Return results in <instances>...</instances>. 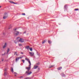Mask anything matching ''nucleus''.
Listing matches in <instances>:
<instances>
[{"instance_id": "nucleus-1", "label": "nucleus", "mask_w": 79, "mask_h": 79, "mask_svg": "<svg viewBox=\"0 0 79 79\" xmlns=\"http://www.w3.org/2000/svg\"><path fill=\"white\" fill-rule=\"evenodd\" d=\"M25 60H27L28 61L29 64V67H26V69H27L28 70L26 71L25 74L27 75H30V74H31L32 73V72H29V71L31 69V61H30V60H29V59L27 58H25Z\"/></svg>"}, {"instance_id": "nucleus-2", "label": "nucleus", "mask_w": 79, "mask_h": 79, "mask_svg": "<svg viewBox=\"0 0 79 79\" xmlns=\"http://www.w3.org/2000/svg\"><path fill=\"white\" fill-rule=\"evenodd\" d=\"M8 18V14L6 12H5L3 17V19H5Z\"/></svg>"}, {"instance_id": "nucleus-3", "label": "nucleus", "mask_w": 79, "mask_h": 79, "mask_svg": "<svg viewBox=\"0 0 79 79\" xmlns=\"http://www.w3.org/2000/svg\"><path fill=\"white\" fill-rule=\"evenodd\" d=\"M19 32L17 31H15L14 32V34L15 35H18L19 34Z\"/></svg>"}, {"instance_id": "nucleus-4", "label": "nucleus", "mask_w": 79, "mask_h": 79, "mask_svg": "<svg viewBox=\"0 0 79 79\" xmlns=\"http://www.w3.org/2000/svg\"><path fill=\"white\" fill-rule=\"evenodd\" d=\"M24 40L23 38H20L19 40V42H20L23 43V42H24Z\"/></svg>"}, {"instance_id": "nucleus-5", "label": "nucleus", "mask_w": 79, "mask_h": 79, "mask_svg": "<svg viewBox=\"0 0 79 79\" xmlns=\"http://www.w3.org/2000/svg\"><path fill=\"white\" fill-rule=\"evenodd\" d=\"M29 54H30V56H34V53L32 52H29Z\"/></svg>"}, {"instance_id": "nucleus-6", "label": "nucleus", "mask_w": 79, "mask_h": 79, "mask_svg": "<svg viewBox=\"0 0 79 79\" xmlns=\"http://www.w3.org/2000/svg\"><path fill=\"white\" fill-rule=\"evenodd\" d=\"M8 73L7 72H4V75L5 76H6V75H8Z\"/></svg>"}, {"instance_id": "nucleus-7", "label": "nucleus", "mask_w": 79, "mask_h": 79, "mask_svg": "<svg viewBox=\"0 0 79 79\" xmlns=\"http://www.w3.org/2000/svg\"><path fill=\"white\" fill-rule=\"evenodd\" d=\"M7 44L6 43H5L4 45L3 46V48H5L6 47Z\"/></svg>"}, {"instance_id": "nucleus-8", "label": "nucleus", "mask_w": 79, "mask_h": 79, "mask_svg": "<svg viewBox=\"0 0 79 79\" xmlns=\"http://www.w3.org/2000/svg\"><path fill=\"white\" fill-rule=\"evenodd\" d=\"M30 48V46H29L25 47V48H26L27 49V50L29 49Z\"/></svg>"}, {"instance_id": "nucleus-9", "label": "nucleus", "mask_w": 79, "mask_h": 79, "mask_svg": "<svg viewBox=\"0 0 79 79\" xmlns=\"http://www.w3.org/2000/svg\"><path fill=\"white\" fill-rule=\"evenodd\" d=\"M62 69V67H59L57 68L58 70H61V69Z\"/></svg>"}, {"instance_id": "nucleus-10", "label": "nucleus", "mask_w": 79, "mask_h": 79, "mask_svg": "<svg viewBox=\"0 0 79 79\" xmlns=\"http://www.w3.org/2000/svg\"><path fill=\"white\" fill-rule=\"evenodd\" d=\"M18 52H14V55H16V56H17L18 55Z\"/></svg>"}, {"instance_id": "nucleus-11", "label": "nucleus", "mask_w": 79, "mask_h": 79, "mask_svg": "<svg viewBox=\"0 0 79 79\" xmlns=\"http://www.w3.org/2000/svg\"><path fill=\"white\" fill-rule=\"evenodd\" d=\"M38 66H35L34 67V69H37L38 68Z\"/></svg>"}, {"instance_id": "nucleus-12", "label": "nucleus", "mask_w": 79, "mask_h": 79, "mask_svg": "<svg viewBox=\"0 0 79 79\" xmlns=\"http://www.w3.org/2000/svg\"><path fill=\"white\" fill-rule=\"evenodd\" d=\"M10 51V49L9 48H8L7 51V53H6V54H8V52H9V51Z\"/></svg>"}, {"instance_id": "nucleus-13", "label": "nucleus", "mask_w": 79, "mask_h": 79, "mask_svg": "<svg viewBox=\"0 0 79 79\" xmlns=\"http://www.w3.org/2000/svg\"><path fill=\"white\" fill-rule=\"evenodd\" d=\"M48 43L50 44H51V43H52V41L48 40Z\"/></svg>"}, {"instance_id": "nucleus-14", "label": "nucleus", "mask_w": 79, "mask_h": 79, "mask_svg": "<svg viewBox=\"0 0 79 79\" xmlns=\"http://www.w3.org/2000/svg\"><path fill=\"white\" fill-rule=\"evenodd\" d=\"M54 66L53 65H51L49 66V68H53V67Z\"/></svg>"}, {"instance_id": "nucleus-15", "label": "nucleus", "mask_w": 79, "mask_h": 79, "mask_svg": "<svg viewBox=\"0 0 79 79\" xmlns=\"http://www.w3.org/2000/svg\"><path fill=\"white\" fill-rule=\"evenodd\" d=\"M61 74H62V77H65V75H64V73H62Z\"/></svg>"}, {"instance_id": "nucleus-16", "label": "nucleus", "mask_w": 79, "mask_h": 79, "mask_svg": "<svg viewBox=\"0 0 79 79\" xmlns=\"http://www.w3.org/2000/svg\"><path fill=\"white\" fill-rule=\"evenodd\" d=\"M10 3H14V4H16L17 3L14 2H10Z\"/></svg>"}, {"instance_id": "nucleus-17", "label": "nucleus", "mask_w": 79, "mask_h": 79, "mask_svg": "<svg viewBox=\"0 0 79 79\" xmlns=\"http://www.w3.org/2000/svg\"><path fill=\"white\" fill-rule=\"evenodd\" d=\"M11 71L12 73H13V67L11 68Z\"/></svg>"}, {"instance_id": "nucleus-18", "label": "nucleus", "mask_w": 79, "mask_h": 79, "mask_svg": "<svg viewBox=\"0 0 79 79\" xmlns=\"http://www.w3.org/2000/svg\"><path fill=\"white\" fill-rule=\"evenodd\" d=\"M18 60H19V59H18V57H17L15 59V61H18Z\"/></svg>"}, {"instance_id": "nucleus-19", "label": "nucleus", "mask_w": 79, "mask_h": 79, "mask_svg": "<svg viewBox=\"0 0 79 79\" xmlns=\"http://www.w3.org/2000/svg\"><path fill=\"white\" fill-rule=\"evenodd\" d=\"M67 5H65L64 6V8L65 9H66V8H67Z\"/></svg>"}, {"instance_id": "nucleus-20", "label": "nucleus", "mask_w": 79, "mask_h": 79, "mask_svg": "<svg viewBox=\"0 0 79 79\" xmlns=\"http://www.w3.org/2000/svg\"><path fill=\"white\" fill-rule=\"evenodd\" d=\"M4 72H6L7 71V69L6 68L4 69Z\"/></svg>"}, {"instance_id": "nucleus-21", "label": "nucleus", "mask_w": 79, "mask_h": 79, "mask_svg": "<svg viewBox=\"0 0 79 79\" xmlns=\"http://www.w3.org/2000/svg\"><path fill=\"white\" fill-rule=\"evenodd\" d=\"M78 10H79V9L77 8V9H75L74 10L75 11H78Z\"/></svg>"}, {"instance_id": "nucleus-22", "label": "nucleus", "mask_w": 79, "mask_h": 79, "mask_svg": "<svg viewBox=\"0 0 79 79\" xmlns=\"http://www.w3.org/2000/svg\"><path fill=\"white\" fill-rule=\"evenodd\" d=\"M45 40H44L42 42V44H44V43H45Z\"/></svg>"}, {"instance_id": "nucleus-23", "label": "nucleus", "mask_w": 79, "mask_h": 79, "mask_svg": "<svg viewBox=\"0 0 79 79\" xmlns=\"http://www.w3.org/2000/svg\"><path fill=\"white\" fill-rule=\"evenodd\" d=\"M40 70V68H38L37 69V72H39V71Z\"/></svg>"}, {"instance_id": "nucleus-24", "label": "nucleus", "mask_w": 79, "mask_h": 79, "mask_svg": "<svg viewBox=\"0 0 79 79\" xmlns=\"http://www.w3.org/2000/svg\"><path fill=\"white\" fill-rule=\"evenodd\" d=\"M30 51H32V48H30Z\"/></svg>"}, {"instance_id": "nucleus-25", "label": "nucleus", "mask_w": 79, "mask_h": 79, "mask_svg": "<svg viewBox=\"0 0 79 79\" xmlns=\"http://www.w3.org/2000/svg\"><path fill=\"white\" fill-rule=\"evenodd\" d=\"M25 79H31V78L27 77V78H26Z\"/></svg>"}, {"instance_id": "nucleus-26", "label": "nucleus", "mask_w": 79, "mask_h": 79, "mask_svg": "<svg viewBox=\"0 0 79 79\" xmlns=\"http://www.w3.org/2000/svg\"><path fill=\"white\" fill-rule=\"evenodd\" d=\"M12 27V26H10V27L9 28V29H11Z\"/></svg>"}, {"instance_id": "nucleus-27", "label": "nucleus", "mask_w": 79, "mask_h": 79, "mask_svg": "<svg viewBox=\"0 0 79 79\" xmlns=\"http://www.w3.org/2000/svg\"><path fill=\"white\" fill-rule=\"evenodd\" d=\"M19 47H21V46H22V45L21 44H19Z\"/></svg>"}, {"instance_id": "nucleus-28", "label": "nucleus", "mask_w": 79, "mask_h": 79, "mask_svg": "<svg viewBox=\"0 0 79 79\" xmlns=\"http://www.w3.org/2000/svg\"><path fill=\"white\" fill-rule=\"evenodd\" d=\"M18 58L19 60V59H21L22 58V57H18Z\"/></svg>"}, {"instance_id": "nucleus-29", "label": "nucleus", "mask_w": 79, "mask_h": 79, "mask_svg": "<svg viewBox=\"0 0 79 79\" xmlns=\"http://www.w3.org/2000/svg\"><path fill=\"white\" fill-rule=\"evenodd\" d=\"M22 61L23 62V63H24V61H25V60H22Z\"/></svg>"}, {"instance_id": "nucleus-30", "label": "nucleus", "mask_w": 79, "mask_h": 79, "mask_svg": "<svg viewBox=\"0 0 79 79\" xmlns=\"http://www.w3.org/2000/svg\"><path fill=\"white\" fill-rule=\"evenodd\" d=\"M36 64H37V65H39L40 64V63L38 62V63Z\"/></svg>"}, {"instance_id": "nucleus-31", "label": "nucleus", "mask_w": 79, "mask_h": 79, "mask_svg": "<svg viewBox=\"0 0 79 79\" xmlns=\"http://www.w3.org/2000/svg\"><path fill=\"white\" fill-rule=\"evenodd\" d=\"M14 42H15V44H17V41H16V40H15L14 41Z\"/></svg>"}, {"instance_id": "nucleus-32", "label": "nucleus", "mask_w": 79, "mask_h": 79, "mask_svg": "<svg viewBox=\"0 0 79 79\" xmlns=\"http://www.w3.org/2000/svg\"><path fill=\"white\" fill-rule=\"evenodd\" d=\"M38 56H40V53H38Z\"/></svg>"}, {"instance_id": "nucleus-33", "label": "nucleus", "mask_w": 79, "mask_h": 79, "mask_svg": "<svg viewBox=\"0 0 79 79\" xmlns=\"http://www.w3.org/2000/svg\"><path fill=\"white\" fill-rule=\"evenodd\" d=\"M26 31H25V32H24L23 34H26Z\"/></svg>"}, {"instance_id": "nucleus-34", "label": "nucleus", "mask_w": 79, "mask_h": 79, "mask_svg": "<svg viewBox=\"0 0 79 79\" xmlns=\"http://www.w3.org/2000/svg\"><path fill=\"white\" fill-rule=\"evenodd\" d=\"M22 15H25V13H23Z\"/></svg>"}, {"instance_id": "nucleus-35", "label": "nucleus", "mask_w": 79, "mask_h": 79, "mask_svg": "<svg viewBox=\"0 0 79 79\" xmlns=\"http://www.w3.org/2000/svg\"><path fill=\"white\" fill-rule=\"evenodd\" d=\"M5 34H6V33H3V35H5Z\"/></svg>"}, {"instance_id": "nucleus-36", "label": "nucleus", "mask_w": 79, "mask_h": 79, "mask_svg": "<svg viewBox=\"0 0 79 79\" xmlns=\"http://www.w3.org/2000/svg\"><path fill=\"white\" fill-rule=\"evenodd\" d=\"M14 74H17V73H16V72H14Z\"/></svg>"}, {"instance_id": "nucleus-37", "label": "nucleus", "mask_w": 79, "mask_h": 79, "mask_svg": "<svg viewBox=\"0 0 79 79\" xmlns=\"http://www.w3.org/2000/svg\"><path fill=\"white\" fill-rule=\"evenodd\" d=\"M17 29L16 28H15V29H14V31H16V30Z\"/></svg>"}, {"instance_id": "nucleus-38", "label": "nucleus", "mask_w": 79, "mask_h": 79, "mask_svg": "<svg viewBox=\"0 0 79 79\" xmlns=\"http://www.w3.org/2000/svg\"><path fill=\"white\" fill-rule=\"evenodd\" d=\"M6 53V52H5L4 54H2V55H5Z\"/></svg>"}, {"instance_id": "nucleus-39", "label": "nucleus", "mask_w": 79, "mask_h": 79, "mask_svg": "<svg viewBox=\"0 0 79 79\" xmlns=\"http://www.w3.org/2000/svg\"><path fill=\"white\" fill-rule=\"evenodd\" d=\"M22 77H20V78H21Z\"/></svg>"}, {"instance_id": "nucleus-40", "label": "nucleus", "mask_w": 79, "mask_h": 79, "mask_svg": "<svg viewBox=\"0 0 79 79\" xmlns=\"http://www.w3.org/2000/svg\"><path fill=\"white\" fill-rule=\"evenodd\" d=\"M21 54H23V52H21Z\"/></svg>"}, {"instance_id": "nucleus-41", "label": "nucleus", "mask_w": 79, "mask_h": 79, "mask_svg": "<svg viewBox=\"0 0 79 79\" xmlns=\"http://www.w3.org/2000/svg\"><path fill=\"white\" fill-rule=\"evenodd\" d=\"M3 61V59L2 60V61Z\"/></svg>"}, {"instance_id": "nucleus-42", "label": "nucleus", "mask_w": 79, "mask_h": 79, "mask_svg": "<svg viewBox=\"0 0 79 79\" xmlns=\"http://www.w3.org/2000/svg\"><path fill=\"white\" fill-rule=\"evenodd\" d=\"M16 76V74L15 75V76Z\"/></svg>"}, {"instance_id": "nucleus-43", "label": "nucleus", "mask_w": 79, "mask_h": 79, "mask_svg": "<svg viewBox=\"0 0 79 79\" xmlns=\"http://www.w3.org/2000/svg\"><path fill=\"white\" fill-rule=\"evenodd\" d=\"M1 7H2V6H0V8H1Z\"/></svg>"}, {"instance_id": "nucleus-44", "label": "nucleus", "mask_w": 79, "mask_h": 79, "mask_svg": "<svg viewBox=\"0 0 79 79\" xmlns=\"http://www.w3.org/2000/svg\"><path fill=\"white\" fill-rule=\"evenodd\" d=\"M19 37H18V38H17V39H19Z\"/></svg>"}, {"instance_id": "nucleus-45", "label": "nucleus", "mask_w": 79, "mask_h": 79, "mask_svg": "<svg viewBox=\"0 0 79 79\" xmlns=\"http://www.w3.org/2000/svg\"><path fill=\"white\" fill-rule=\"evenodd\" d=\"M28 19H29V17H28Z\"/></svg>"}]
</instances>
